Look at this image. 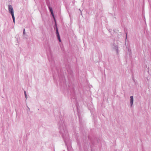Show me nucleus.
I'll use <instances>...</instances> for the list:
<instances>
[{
  "label": "nucleus",
  "instance_id": "10",
  "mask_svg": "<svg viewBox=\"0 0 151 151\" xmlns=\"http://www.w3.org/2000/svg\"><path fill=\"white\" fill-rule=\"evenodd\" d=\"M126 39H127V33H126Z\"/></svg>",
  "mask_w": 151,
  "mask_h": 151
},
{
  "label": "nucleus",
  "instance_id": "6",
  "mask_svg": "<svg viewBox=\"0 0 151 151\" xmlns=\"http://www.w3.org/2000/svg\"><path fill=\"white\" fill-rule=\"evenodd\" d=\"M134 101V98L133 96H131L130 97V105L131 107H132V106L133 103Z\"/></svg>",
  "mask_w": 151,
  "mask_h": 151
},
{
  "label": "nucleus",
  "instance_id": "8",
  "mask_svg": "<svg viewBox=\"0 0 151 151\" xmlns=\"http://www.w3.org/2000/svg\"><path fill=\"white\" fill-rule=\"evenodd\" d=\"M24 95L25 96V97L26 99H27V96L26 94V92L25 91H24Z\"/></svg>",
  "mask_w": 151,
  "mask_h": 151
},
{
  "label": "nucleus",
  "instance_id": "2",
  "mask_svg": "<svg viewBox=\"0 0 151 151\" xmlns=\"http://www.w3.org/2000/svg\"><path fill=\"white\" fill-rule=\"evenodd\" d=\"M8 7L9 12V13L11 14L12 16L13 22L14 23L15 22V19L14 15V12L13 8L12 6L10 4L8 5Z\"/></svg>",
  "mask_w": 151,
  "mask_h": 151
},
{
  "label": "nucleus",
  "instance_id": "1",
  "mask_svg": "<svg viewBox=\"0 0 151 151\" xmlns=\"http://www.w3.org/2000/svg\"><path fill=\"white\" fill-rule=\"evenodd\" d=\"M60 132L62 135L65 145H67L69 141V136L64 124L60 125Z\"/></svg>",
  "mask_w": 151,
  "mask_h": 151
},
{
  "label": "nucleus",
  "instance_id": "7",
  "mask_svg": "<svg viewBox=\"0 0 151 151\" xmlns=\"http://www.w3.org/2000/svg\"><path fill=\"white\" fill-rule=\"evenodd\" d=\"M114 49L116 51V53L118 54L119 51H118V47L117 45H114Z\"/></svg>",
  "mask_w": 151,
  "mask_h": 151
},
{
  "label": "nucleus",
  "instance_id": "11",
  "mask_svg": "<svg viewBox=\"0 0 151 151\" xmlns=\"http://www.w3.org/2000/svg\"><path fill=\"white\" fill-rule=\"evenodd\" d=\"M79 119H80V117L79 116Z\"/></svg>",
  "mask_w": 151,
  "mask_h": 151
},
{
  "label": "nucleus",
  "instance_id": "4",
  "mask_svg": "<svg viewBox=\"0 0 151 151\" xmlns=\"http://www.w3.org/2000/svg\"><path fill=\"white\" fill-rule=\"evenodd\" d=\"M56 23V22H55ZM55 26H56V28H55V30L56 31V35L57 36V37H58V39L59 40V41L60 42L61 41V40L60 39V35L58 32V29L57 26V24L56 23H55Z\"/></svg>",
  "mask_w": 151,
  "mask_h": 151
},
{
  "label": "nucleus",
  "instance_id": "3",
  "mask_svg": "<svg viewBox=\"0 0 151 151\" xmlns=\"http://www.w3.org/2000/svg\"><path fill=\"white\" fill-rule=\"evenodd\" d=\"M56 23V22H55ZM55 26H56V28H55V30L56 31V35L57 36V37H58V39L59 40V41L60 42L61 41V40L60 39V35L58 32V29L57 26V24L56 23H55Z\"/></svg>",
  "mask_w": 151,
  "mask_h": 151
},
{
  "label": "nucleus",
  "instance_id": "5",
  "mask_svg": "<svg viewBox=\"0 0 151 151\" xmlns=\"http://www.w3.org/2000/svg\"><path fill=\"white\" fill-rule=\"evenodd\" d=\"M48 7L49 8V10L51 13V14L53 17V18L54 19L55 21V22H56L55 19V17L53 13V10H52V8L50 6H48Z\"/></svg>",
  "mask_w": 151,
  "mask_h": 151
},
{
  "label": "nucleus",
  "instance_id": "12",
  "mask_svg": "<svg viewBox=\"0 0 151 151\" xmlns=\"http://www.w3.org/2000/svg\"><path fill=\"white\" fill-rule=\"evenodd\" d=\"M79 10L81 11L80 9H79Z\"/></svg>",
  "mask_w": 151,
  "mask_h": 151
},
{
  "label": "nucleus",
  "instance_id": "9",
  "mask_svg": "<svg viewBox=\"0 0 151 151\" xmlns=\"http://www.w3.org/2000/svg\"><path fill=\"white\" fill-rule=\"evenodd\" d=\"M23 35H25V29H24V30H23Z\"/></svg>",
  "mask_w": 151,
  "mask_h": 151
}]
</instances>
